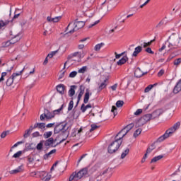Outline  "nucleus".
Segmentation results:
<instances>
[{
  "label": "nucleus",
  "mask_w": 181,
  "mask_h": 181,
  "mask_svg": "<svg viewBox=\"0 0 181 181\" xmlns=\"http://www.w3.org/2000/svg\"><path fill=\"white\" fill-rule=\"evenodd\" d=\"M67 124L62 122L56 123L54 128V134H59V144H62L69 138V127H66Z\"/></svg>",
  "instance_id": "f257e3e1"
},
{
  "label": "nucleus",
  "mask_w": 181,
  "mask_h": 181,
  "mask_svg": "<svg viewBox=\"0 0 181 181\" xmlns=\"http://www.w3.org/2000/svg\"><path fill=\"white\" fill-rule=\"evenodd\" d=\"M165 45H168L170 49L181 47V37H179L177 34H172L165 41Z\"/></svg>",
  "instance_id": "f03ea898"
},
{
  "label": "nucleus",
  "mask_w": 181,
  "mask_h": 181,
  "mask_svg": "<svg viewBox=\"0 0 181 181\" xmlns=\"http://www.w3.org/2000/svg\"><path fill=\"white\" fill-rule=\"evenodd\" d=\"M180 127V122H176L173 127L167 129L165 133L161 135L160 137H158L156 140V142H163L165 139H167V138H169L173 132H175L177 129H179Z\"/></svg>",
  "instance_id": "7ed1b4c3"
},
{
  "label": "nucleus",
  "mask_w": 181,
  "mask_h": 181,
  "mask_svg": "<svg viewBox=\"0 0 181 181\" xmlns=\"http://www.w3.org/2000/svg\"><path fill=\"white\" fill-rule=\"evenodd\" d=\"M121 145H122V137L115 139L107 147L108 153H115L119 149Z\"/></svg>",
  "instance_id": "20e7f679"
},
{
  "label": "nucleus",
  "mask_w": 181,
  "mask_h": 181,
  "mask_svg": "<svg viewBox=\"0 0 181 181\" xmlns=\"http://www.w3.org/2000/svg\"><path fill=\"white\" fill-rule=\"evenodd\" d=\"M86 175H88V168L87 167L82 168L78 173L77 172L73 173L72 175H70L69 177V181L80 180V179H81L82 177H84V176H86Z\"/></svg>",
  "instance_id": "39448f33"
},
{
  "label": "nucleus",
  "mask_w": 181,
  "mask_h": 181,
  "mask_svg": "<svg viewBox=\"0 0 181 181\" xmlns=\"http://www.w3.org/2000/svg\"><path fill=\"white\" fill-rule=\"evenodd\" d=\"M56 115V113L47 109H45L44 110V113H42L40 116V121H45V119H46V121L49 120V119H52V118H54V116Z\"/></svg>",
  "instance_id": "423d86ee"
},
{
  "label": "nucleus",
  "mask_w": 181,
  "mask_h": 181,
  "mask_svg": "<svg viewBox=\"0 0 181 181\" xmlns=\"http://www.w3.org/2000/svg\"><path fill=\"white\" fill-rule=\"evenodd\" d=\"M86 22L78 21V20L76 19L74 22V28L69 31V33H74V32H77V30H79V29L84 28Z\"/></svg>",
  "instance_id": "0eeeda50"
},
{
  "label": "nucleus",
  "mask_w": 181,
  "mask_h": 181,
  "mask_svg": "<svg viewBox=\"0 0 181 181\" xmlns=\"http://www.w3.org/2000/svg\"><path fill=\"white\" fill-rule=\"evenodd\" d=\"M53 144H54V139H53V137H50L45 141L44 145L47 148V149H49V148H56L57 145H60V144L62 143L59 142L57 143L55 145H53Z\"/></svg>",
  "instance_id": "6e6552de"
},
{
  "label": "nucleus",
  "mask_w": 181,
  "mask_h": 181,
  "mask_svg": "<svg viewBox=\"0 0 181 181\" xmlns=\"http://www.w3.org/2000/svg\"><path fill=\"white\" fill-rule=\"evenodd\" d=\"M134 123H130L128 125H127L124 128H123L120 132H118V135H119L120 134H122V132H124L122 134V136H120V138H124L125 136V135L127 134V133H128L129 131H131L133 127H134Z\"/></svg>",
  "instance_id": "1a4fd4ad"
},
{
  "label": "nucleus",
  "mask_w": 181,
  "mask_h": 181,
  "mask_svg": "<svg viewBox=\"0 0 181 181\" xmlns=\"http://www.w3.org/2000/svg\"><path fill=\"white\" fill-rule=\"evenodd\" d=\"M151 119H152V115L146 114V115H144L143 117H141L139 119V121H140V122L142 123V125H144V124H146V122H148V121H151Z\"/></svg>",
  "instance_id": "9d476101"
},
{
  "label": "nucleus",
  "mask_w": 181,
  "mask_h": 181,
  "mask_svg": "<svg viewBox=\"0 0 181 181\" xmlns=\"http://www.w3.org/2000/svg\"><path fill=\"white\" fill-rule=\"evenodd\" d=\"M23 172V165H19L17 168L11 170L9 171L10 175H16L17 173H21Z\"/></svg>",
  "instance_id": "9b49d317"
},
{
  "label": "nucleus",
  "mask_w": 181,
  "mask_h": 181,
  "mask_svg": "<svg viewBox=\"0 0 181 181\" xmlns=\"http://www.w3.org/2000/svg\"><path fill=\"white\" fill-rule=\"evenodd\" d=\"M9 35L11 36V43L13 45L14 43H16L18 40H21V37H19V34H17L16 35H12V31L9 32Z\"/></svg>",
  "instance_id": "f8f14e48"
},
{
  "label": "nucleus",
  "mask_w": 181,
  "mask_h": 181,
  "mask_svg": "<svg viewBox=\"0 0 181 181\" xmlns=\"http://www.w3.org/2000/svg\"><path fill=\"white\" fill-rule=\"evenodd\" d=\"M92 95V93H90V89L87 88L86 90V93L84 95L83 98V103L84 104H87L88 103V100H90V96Z\"/></svg>",
  "instance_id": "ddd939ff"
},
{
  "label": "nucleus",
  "mask_w": 181,
  "mask_h": 181,
  "mask_svg": "<svg viewBox=\"0 0 181 181\" xmlns=\"http://www.w3.org/2000/svg\"><path fill=\"white\" fill-rule=\"evenodd\" d=\"M147 72H142L140 68H137L134 71V76L136 77V78H140V77H142L144 74H146Z\"/></svg>",
  "instance_id": "4468645a"
},
{
  "label": "nucleus",
  "mask_w": 181,
  "mask_h": 181,
  "mask_svg": "<svg viewBox=\"0 0 181 181\" xmlns=\"http://www.w3.org/2000/svg\"><path fill=\"white\" fill-rule=\"evenodd\" d=\"M60 19H62V16H57V17H54V18H52L51 16L47 17V21L48 22H53L54 23H57V22H59V21H60Z\"/></svg>",
  "instance_id": "2eb2a0df"
},
{
  "label": "nucleus",
  "mask_w": 181,
  "mask_h": 181,
  "mask_svg": "<svg viewBox=\"0 0 181 181\" xmlns=\"http://www.w3.org/2000/svg\"><path fill=\"white\" fill-rule=\"evenodd\" d=\"M141 52H142V47H141V46L136 47L134 49L133 54H132V57H136V56H138V54H139V53H141Z\"/></svg>",
  "instance_id": "dca6fc26"
},
{
  "label": "nucleus",
  "mask_w": 181,
  "mask_h": 181,
  "mask_svg": "<svg viewBox=\"0 0 181 181\" xmlns=\"http://www.w3.org/2000/svg\"><path fill=\"white\" fill-rule=\"evenodd\" d=\"M64 90L65 88L64 84H59L58 86H57V91H58V93L62 95L64 94Z\"/></svg>",
  "instance_id": "f3484780"
},
{
  "label": "nucleus",
  "mask_w": 181,
  "mask_h": 181,
  "mask_svg": "<svg viewBox=\"0 0 181 181\" xmlns=\"http://www.w3.org/2000/svg\"><path fill=\"white\" fill-rule=\"evenodd\" d=\"M76 88H77V86L76 85L71 86L70 89L68 92L69 97H73V95L76 94Z\"/></svg>",
  "instance_id": "a211bd4d"
},
{
  "label": "nucleus",
  "mask_w": 181,
  "mask_h": 181,
  "mask_svg": "<svg viewBox=\"0 0 181 181\" xmlns=\"http://www.w3.org/2000/svg\"><path fill=\"white\" fill-rule=\"evenodd\" d=\"M126 62H128V57L124 56L117 62V66H122V64H125Z\"/></svg>",
  "instance_id": "6ab92c4d"
},
{
  "label": "nucleus",
  "mask_w": 181,
  "mask_h": 181,
  "mask_svg": "<svg viewBox=\"0 0 181 181\" xmlns=\"http://www.w3.org/2000/svg\"><path fill=\"white\" fill-rule=\"evenodd\" d=\"M56 148L51 150L49 153H45L43 156V158L45 159V160H47V159H49V158L50 157V155H53V153H56Z\"/></svg>",
  "instance_id": "aec40b11"
},
{
  "label": "nucleus",
  "mask_w": 181,
  "mask_h": 181,
  "mask_svg": "<svg viewBox=\"0 0 181 181\" xmlns=\"http://www.w3.org/2000/svg\"><path fill=\"white\" fill-rule=\"evenodd\" d=\"M107 79H105L104 81H103L98 87V91H101V90H104V88H105V87H107Z\"/></svg>",
  "instance_id": "412c9836"
},
{
  "label": "nucleus",
  "mask_w": 181,
  "mask_h": 181,
  "mask_svg": "<svg viewBox=\"0 0 181 181\" xmlns=\"http://www.w3.org/2000/svg\"><path fill=\"white\" fill-rule=\"evenodd\" d=\"M162 114H163V110L162 109H158L153 112V115H154L156 117H160Z\"/></svg>",
  "instance_id": "4be33fe9"
},
{
  "label": "nucleus",
  "mask_w": 181,
  "mask_h": 181,
  "mask_svg": "<svg viewBox=\"0 0 181 181\" xmlns=\"http://www.w3.org/2000/svg\"><path fill=\"white\" fill-rule=\"evenodd\" d=\"M163 158V155H159L157 156L153 157L151 160V163H155L156 162H158V160H160Z\"/></svg>",
  "instance_id": "5701e85b"
},
{
  "label": "nucleus",
  "mask_w": 181,
  "mask_h": 181,
  "mask_svg": "<svg viewBox=\"0 0 181 181\" xmlns=\"http://www.w3.org/2000/svg\"><path fill=\"white\" fill-rule=\"evenodd\" d=\"M15 80V78L11 76V77H9L6 82V84L8 87H11V86H12V84H13V81Z\"/></svg>",
  "instance_id": "b1692460"
},
{
  "label": "nucleus",
  "mask_w": 181,
  "mask_h": 181,
  "mask_svg": "<svg viewBox=\"0 0 181 181\" xmlns=\"http://www.w3.org/2000/svg\"><path fill=\"white\" fill-rule=\"evenodd\" d=\"M106 1L102 3L100 11H104V12H107L108 11V4H105Z\"/></svg>",
  "instance_id": "393cba45"
},
{
  "label": "nucleus",
  "mask_w": 181,
  "mask_h": 181,
  "mask_svg": "<svg viewBox=\"0 0 181 181\" xmlns=\"http://www.w3.org/2000/svg\"><path fill=\"white\" fill-rule=\"evenodd\" d=\"M32 175H33L34 176H36V175H38L39 176L42 177V176H46V172L45 171H38V172H32L31 173Z\"/></svg>",
  "instance_id": "a878e982"
},
{
  "label": "nucleus",
  "mask_w": 181,
  "mask_h": 181,
  "mask_svg": "<svg viewBox=\"0 0 181 181\" xmlns=\"http://www.w3.org/2000/svg\"><path fill=\"white\" fill-rule=\"evenodd\" d=\"M9 24V21L6 20L4 21V20H0V29H2L4 26H6V25Z\"/></svg>",
  "instance_id": "bb28decb"
},
{
  "label": "nucleus",
  "mask_w": 181,
  "mask_h": 181,
  "mask_svg": "<svg viewBox=\"0 0 181 181\" xmlns=\"http://www.w3.org/2000/svg\"><path fill=\"white\" fill-rule=\"evenodd\" d=\"M129 153V148H127L121 154V159H124L125 156Z\"/></svg>",
  "instance_id": "cd10ccee"
},
{
  "label": "nucleus",
  "mask_w": 181,
  "mask_h": 181,
  "mask_svg": "<svg viewBox=\"0 0 181 181\" xmlns=\"http://www.w3.org/2000/svg\"><path fill=\"white\" fill-rule=\"evenodd\" d=\"M103 46H104V43L103 42H101V43H99L98 45H96L94 47V50L95 52H98L100 50V49L103 47Z\"/></svg>",
  "instance_id": "c85d7f7f"
},
{
  "label": "nucleus",
  "mask_w": 181,
  "mask_h": 181,
  "mask_svg": "<svg viewBox=\"0 0 181 181\" xmlns=\"http://www.w3.org/2000/svg\"><path fill=\"white\" fill-rule=\"evenodd\" d=\"M38 129H42V131H45L46 129V124L44 122L38 123Z\"/></svg>",
  "instance_id": "c756f323"
},
{
  "label": "nucleus",
  "mask_w": 181,
  "mask_h": 181,
  "mask_svg": "<svg viewBox=\"0 0 181 181\" xmlns=\"http://www.w3.org/2000/svg\"><path fill=\"white\" fill-rule=\"evenodd\" d=\"M52 134H53V132H52V131L46 132L44 134V138H45L46 139H47V138H50Z\"/></svg>",
  "instance_id": "7c9ffc66"
},
{
  "label": "nucleus",
  "mask_w": 181,
  "mask_h": 181,
  "mask_svg": "<svg viewBox=\"0 0 181 181\" xmlns=\"http://www.w3.org/2000/svg\"><path fill=\"white\" fill-rule=\"evenodd\" d=\"M30 134H32V132L30 130L27 129L25 131V133L23 134V138L26 139V138H29V136H30Z\"/></svg>",
  "instance_id": "2f4dec72"
},
{
  "label": "nucleus",
  "mask_w": 181,
  "mask_h": 181,
  "mask_svg": "<svg viewBox=\"0 0 181 181\" xmlns=\"http://www.w3.org/2000/svg\"><path fill=\"white\" fill-rule=\"evenodd\" d=\"M156 86V83L153 84V85H148L146 88H145L144 89V92L145 93H149V91H151V90H152V88Z\"/></svg>",
  "instance_id": "473e14b6"
},
{
  "label": "nucleus",
  "mask_w": 181,
  "mask_h": 181,
  "mask_svg": "<svg viewBox=\"0 0 181 181\" xmlns=\"http://www.w3.org/2000/svg\"><path fill=\"white\" fill-rule=\"evenodd\" d=\"M73 107H74V101L70 100L69 105H68V111H71L73 110Z\"/></svg>",
  "instance_id": "72a5a7b5"
},
{
  "label": "nucleus",
  "mask_w": 181,
  "mask_h": 181,
  "mask_svg": "<svg viewBox=\"0 0 181 181\" xmlns=\"http://www.w3.org/2000/svg\"><path fill=\"white\" fill-rule=\"evenodd\" d=\"M23 70H25V67L21 71H20L18 72L13 73L11 75V76L15 78V77H17V76H21V74H22V73H23Z\"/></svg>",
  "instance_id": "f704fd0d"
},
{
  "label": "nucleus",
  "mask_w": 181,
  "mask_h": 181,
  "mask_svg": "<svg viewBox=\"0 0 181 181\" xmlns=\"http://www.w3.org/2000/svg\"><path fill=\"white\" fill-rule=\"evenodd\" d=\"M111 112L113 113L114 117H116V115H117L118 112H117V106L112 107Z\"/></svg>",
  "instance_id": "c9c22d12"
},
{
  "label": "nucleus",
  "mask_w": 181,
  "mask_h": 181,
  "mask_svg": "<svg viewBox=\"0 0 181 181\" xmlns=\"http://www.w3.org/2000/svg\"><path fill=\"white\" fill-rule=\"evenodd\" d=\"M142 132V129H137L134 133V138H136V136H138L139 135L141 134V133Z\"/></svg>",
  "instance_id": "e433bc0d"
},
{
  "label": "nucleus",
  "mask_w": 181,
  "mask_h": 181,
  "mask_svg": "<svg viewBox=\"0 0 181 181\" xmlns=\"http://www.w3.org/2000/svg\"><path fill=\"white\" fill-rule=\"evenodd\" d=\"M36 149H37V151H42V149H43V143L42 141L37 144Z\"/></svg>",
  "instance_id": "4c0bfd02"
},
{
  "label": "nucleus",
  "mask_w": 181,
  "mask_h": 181,
  "mask_svg": "<svg viewBox=\"0 0 181 181\" xmlns=\"http://www.w3.org/2000/svg\"><path fill=\"white\" fill-rule=\"evenodd\" d=\"M22 155V151H18L17 153H14L12 158H15L16 159L21 157Z\"/></svg>",
  "instance_id": "58836bf2"
},
{
  "label": "nucleus",
  "mask_w": 181,
  "mask_h": 181,
  "mask_svg": "<svg viewBox=\"0 0 181 181\" xmlns=\"http://www.w3.org/2000/svg\"><path fill=\"white\" fill-rule=\"evenodd\" d=\"M122 105H124L123 100H117L116 102V106L117 107V108H121V107H122Z\"/></svg>",
  "instance_id": "ea45409f"
},
{
  "label": "nucleus",
  "mask_w": 181,
  "mask_h": 181,
  "mask_svg": "<svg viewBox=\"0 0 181 181\" xmlns=\"http://www.w3.org/2000/svg\"><path fill=\"white\" fill-rule=\"evenodd\" d=\"M87 71V66H84L78 70V73L84 74Z\"/></svg>",
  "instance_id": "a19ab883"
},
{
  "label": "nucleus",
  "mask_w": 181,
  "mask_h": 181,
  "mask_svg": "<svg viewBox=\"0 0 181 181\" xmlns=\"http://www.w3.org/2000/svg\"><path fill=\"white\" fill-rule=\"evenodd\" d=\"M181 64V58H177L173 62L174 66H179Z\"/></svg>",
  "instance_id": "79ce46f5"
},
{
  "label": "nucleus",
  "mask_w": 181,
  "mask_h": 181,
  "mask_svg": "<svg viewBox=\"0 0 181 181\" xmlns=\"http://www.w3.org/2000/svg\"><path fill=\"white\" fill-rule=\"evenodd\" d=\"M165 19L161 20L156 25V28H162L165 25Z\"/></svg>",
  "instance_id": "37998d69"
},
{
  "label": "nucleus",
  "mask_w": 181,
  "mask_h": 181,
  "mask_svg": "<svg viewBox=\"0 0 181 181\" xmlns=\"http://www.w3.org/2000/svg\"><path fill=\"white\" fill-rule=\"evenodd\" d=\"M77 76V71H73L69 74V77L71 78H74V77Z\"/></svg>",
  "instance_id": "c03bdc74"
},
{
  "label": "nucleus",
  "mask_w": 181,
  "mask_h": 181,
  "mask_svg": "<svg viewBox=\"0 0 181 181\" xmlns=\"http://www.w3.org/2000/svg\"><path fill=\"white\" fill-rule=\"evenodd\" d=\"M90 132H93V131H95V129H97L98 128V126L97 124H91L90 125Z\"/></svg>",
  "instance_id": "a18cd8bd"
},
{
  "label": "nucleus",
  "mask_w": 181,
  "mask_h": 181,
  "mask_svg": "<svg viewBox=\"0 0 181 181\" xmlns=\"http://www.w3.org/2000/svg\"><path fill=\"white\" fill-rule=\"evenodd\" d=\"M33 138H37L38 136H40V133L39 132H35L32 134Z\"/></svg>",
  "instance_id": "49530a36"
},
{
  "label": "nucleus",
  "mask_w": 181,
  "mask_h": 181,
  "mask_svg": "<svg viewBox=\"0 0 181 181\" xmlns=\"http://www.w3.org/2000/svg\"><path fill=\"white\" fill-rule=\"evenodd\" d=\"M153 149H155V147H154L153 144L151 145V148L148 147L147 148L146 153H151Z\"/></svg>",
  "instance_id": "de8ad7c7"
},
{
  "label": "nucleus",
  "mask_w": 181,
  "mask_h": 181,
  "mask_svg": "<svg viewBox=\"0 0 181 181\" xmlns=\"http://www.w3.org/2000/svg\"><path fill=\"white\" fill-rule=\"evenodd\" d=\"M98 23H100V20H97L93 23L88 25V28H93V26H95V25H98Z\"/></svg>",
  "instance_id": "09e8293b"
},
{
  "label": "nucleus",
  "mask_w": 181,
  "mask_h": 181,
  "mask_svg": "<svg viewBox=\"0 0 181 181\" xmlns=\"http://www.w3.org/2000/svg\"><path fill=\"white\" fill-rule=\"evenodd\" d=\"M146 52L147 53H149L150 54H153L155 53L153 51H152V49L151 47H147L146 49Z\"/></svg>",
  "instance_id": "8fccbe9b"
},
{
  "label": "nucleus",
  "mask_w": 181,
  "mask_h": 181,
  "mask_svg": "<svg viewBox=\"0 0 181 181\" xmlns=\"http://www.w3.org/2000/svg\"><path fill=\"white\" fill-rule=\"evenodd\" d=\"M63 107H64V104H62L59 109L54 110V113L56 114V112H60V111L63 110Z\"/></svg>",
  "instance_id": "3c124183"
},
{
  "label": "nucleus",
  "mask_w": 181,
  "mask_h": 181,
  "mask_svg": "<svg viewBox=\"0 0 181 181\" xmlns=\"http://www.w3.org/2000/svg\"><path fill=\"white\" fill-rule=\"evenodd\" d=\"M81 110L82 111V112H84L85 111H87V107H86V105H84V103H83L81 106Z\"/></svg>",
  "instance_id": "603ef678"
},
{
  "label": "nucleus",
  "mask_w": 181,
  "mask_h": 181,
  "mask_svg": "<svg viewBox=\"0 0 181 181\" xmlns=\"http://www.w3.org/2000/svg\"><path fill=\"white\" fill-rule=\"evenodd\" d=\"M87 156V153L83 154L79 159L78 160L77 163H80L81 162V160H83V159H84V157Z\"/></svg>",
  "instance_id": "864d4df0"
},
{
  "label": "nucleus",
  "mask_w": 181,
  "mask_h": 181,
  "mask_svg": "<svg viewBox=\"0 0 181 181\" xmlns=\"http://www.w3.org/2000/svg\"><path fill=\"white\" fill-rule=\"evenodd\" d=\"M117 87H118V83H115L113 86H110V88L112 91H115L117 90Z\"/></svg>",
  "instance_id": "5fc2aeb1"
},
{
  "label": "nucleus",
  "mask_w": 181,
  "mask_h": 181,
  "mask_svg": "<svg viewBox=\"0 0 181 181\" xmlns=\"http://www.w3.org/2000/svg\"><path fill=\"white\" fill-rule=\"evenodd\" d=\"M9 133L8 131L7 132H3L1 134V138H5V136H6L8 135V134Z\"/></svg>",
  "instance_id": "6e6d98bb"
},
{
  "label": "nucleus",
  "mask_w": 181,
  "mask_h": 181,
  "mask_svg": "<svg viewBox=\"0 0 181 181\" xmlns=\"http://www.w3.org/2000/svg\"><path fill=\"white\" fill-rule=\"evenodd\" d=\"M164 74H165V70L160 69L158 73V77H160L161 76H163Z\"/></svg>",
  "instance_id": "4d7b16f0"
},
{
  "label": "nucleus",
  "mask_w": 181,
  "mask_h": 181,
  "mask_svg": "<svg viewBox=\"0 0 181 181\" xmlns=\"http://www.w3.org/2000/svg\"><path fill=\"white\" fill-rule=\"evenodd\" d=\"M140 114H142V109H138V110L134 112V115H139Z\"/></svg>",
  "instance_id": "13d9d810"
},
{
  "label": "nucleus",
  "mask_w": 181,
  "mask_h": 181,
  "mask_svg": "<svg viewBox=\"0 0 181 181\" xmlns=\"http://www.w3.org/2000/svg\"><path fill=\"white\" fill-rule=\"evenodd\" d=\"M32 145H33V144H29L28 146H26V148L28 151H33V148H32Z\"/></svg>",
  "instance_id": "bf43d9fd"
},
{
  "label": "nucleus",
  "mask_w": 181,
  "mask_h": 181,
  "mask_svg": "<svg viewBox=\"0 0 181 181\" xmlns=\"http://www.w3.org/2000/svg\"><path fill=\"white\" fill-rule=\"evenodd\" d=\"M85 90H86V86H84V85H81L79 86V90H78L79 92L80 91H84Z\"/></svg>",
  "instance_id": "052dcab7"
},
{
  "label": "nucleus",
  "mask_w": 181,
  "mask_h": 181,
  "mask_svg": "<svg viewBox=\"0 0 181 181\" xmlns=\"http://www.w3.org/2000/svg\"><path fill=\"white\" fill-rule=\"evenodd\" d=\"M54 125H56V123L53 122V123H48L47 125H46V127L47 128H52V127H53Z\"/></svg>",
  "instance_id": "680f3d73"
},
{
  "label": "nucleus",
  "mask_w": 181,
  "mask_h": 181,
  "mask_svg": "<svg viewBox=\"0 0 181 181\" xmlns=\"http://www.w3.org/2000/svg\"><path fill=\"white\" fill-rule=\"evenodd\" d=\"M180 166L181 165L179 166V168L177 169V170H175V172H174L173 173V175H177V173H180Z\"/></svg>",
  "instance_id": "e2e57ef3"
},
{
  "label": "nucleus",
  "mask_w": 181,
  "mask_h": 181,
  "mask_svg": "<svg viewBox=\"0 0 181 181\" xmlns=\"http://www.w3.org/2000/svg\"><path fill=\"white\" fill-rule=\"evenodd\" d=\"M152 42H144V47H146L148 46H150L151 43Z\"/></svg>",
  "instance_id": "0e129e2a"
},
{
  "label": "nucleus",
  "mask_w": 181,
  "mask_h": 181,
  "mask_svg": "<svg viewBox=\"0 0 181 181\" xmlns=\"http://www.w3.org/2000/svg\"><path fill=\"white\" fill-rule=\"evenodd\" d=\"M47 63H49V59H47V57L43 62L44 66H46V64H47Z\"/></svg>",
  "instance_id": "69168bd1"
},
{
  "label": "nucleus",
  "mask_w": 181,
  "mask_h": 181,
  "mask_svg": "<svg viewBox=\"0 0 181 181\" xmlns=\"http://www.w3.org/2000/svg\"><path fill=\"white\" fill-rule=\"evenodd\" d=\"M64 71L62 72V73L59 75V80H62V78H64Z\"/></svg>",
  "instance_id": "338daca9"
},
{
  "label": "nucleus",
  "mask_w": 181,
  "mask_h": 181,
  "mask_svg": "<svg viewBox=\"0 0 181 181\" xmlns=\"http://www.w3.org/2000/svg\"><path fill=\"white\" fill-rule=\"evenodd\" d=\"M115 59H119L121 57V54H117V52H115Z\"/></svg>",
  "instance_id": "774afa93"
}]
</instances>
